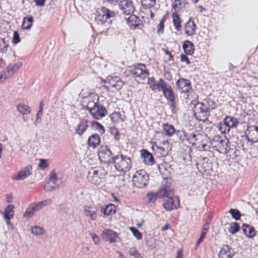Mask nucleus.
Instances as JSON below:
<instances>
[{"instance_id":"obj_47","label":"nucleus","mask_w":258,"mask_h":258,"mask_svg":"<svg viewBox=\"0 0 258 258\" xmlns=\"http://www.w3.org/2000/svg\"><path fill=\"white\" fill-rule=\"evenodd\" d=\"M166 21V17H163L160 21V23L157 26V33L158 35H161L164 33V23Z\"/></svg>"},{"instance_id":"obj_6","label":"nucleus","mask_w":258,"mask_h":258,"mask_svg":"<svg viewBox=\"0 0 258 258\" xmlns=\"http://www.w3.org/2000/svg\"><path fill=\"white\" fill-rule=\"evenodd\" d=\"M154 154L158 158L166 156L171 150V146L168 140H163L158 143H156L152 147Z\"/></svg>"},{"instance_id":"obj_2","label":"nucleus","mask_w":258,"mask_h":258,"mask_svg":"<svg viewBox=\"0 0 258 258\" xmlns=\"http://www.w3.org/2000/svg\"><path fill=\"white\" fill-rule=\"evenodd\" d=\"M107 172L102 167L98 166L91 168L88 171L87 180L95 185H99L104 180Z\"/></svg>"},{"instance_id":"obj_34","label":"nucleus","mask_w":258,"mask_h":258,"mask_svg":"<svg viewBox=\"0 0 258 258\" xmlns=\"http://www.w3.org/2000/svg\"><path fill=\"white\" fill-rule=\"evenodd\" d=\"M83 212L85 216L89 218L91 220L95 221L97 219V214L96 212L92 210L90 207L85 206Z\"/></svg>"},{"instance_id":"obj_26","label":"nucleus","mask_w":258,"mask_h":258,"mask_svg":"<svg viewBox=\"0 0 258 258\" xmlns=\"http://www.w3.org/2000/svg\"><path fill=\"white\" fill-rule=\"evenodd\" d=\"M242 230L244 234L249 238H253L256 235V231L254 228L249 225L243 224Z\"/></svg>"},{"instance_id":"obj_25","label":"nucleus","mask_w":258,"mask_h":258,"mask_svg":"<svg viewBox=\"0 0 258 258\" xmlns=\"http://www.w3.org/2000/svg\"><path fill=\"white\" fill-rule=\"evenodd\" d=\"M202 136L200 134H196L191 133L188 134L187 143L191 144L193 146H196L199 147L201 145V140Z\"/></svg>"},{"instance_id":"obj_50","label":"nucleus","mask_w":258,"mask_h":258,"mask_svg":"<svg viewBox=\"0 0 258 258\" xmlns=\"http://www.w3.org/2000/svg\"><path fill=\"white\" fill-rule=\"evenodd\" d=\"M109 131L111 135L113 136L115 140L118 141L120 139V134L116 127H110Z\"/></svg>"},{"instance_id":"obj_15","label":"nucleus","mask_w":258,"mask_h":258,"mask_svg":"<svg viewBox=\"0 0 258 258\" xmlns=\"http://www.w3.org/2000/svg\"><path fill=\"white\" fill-rule=\"evenodd\" d=\"M101 236L103 240L114 243L118 238V234L111 229H105L102 232Z\"/></svg>"},{"instance_id":"obj_45","label":"nucleus","mask_w":258,"mask_h":258,"mask_svg":"<svg viewBox=\"0 0 258 258\" xmlns=\"http://www.w3.org/2000/svg\"><path fill=\"white\" fill-rule=\"evenodd\" d=\"M91 126L101 135L105 133V130L104 126L98 122L93 121L91 122Z\"/></svg>"},{"instance_id":"obj_3","label":"nucleus","mask_w":258,"mask_h":258,"mask_svg":"<svg viewBox=\"0 0 258 258\" xmlns=\"http://www.w3.org/2000/svg\"><path fill=\"white\" fill-rule=\"evenodd\" d=\"M212 148L221 154H227L230 150V142L227 138L222 139L220 137H215L212 143Z\"/></svg>"},{"instance_id":"obj_13","label":"nucleus","mask_w":258,"mask_h":258,"mask_svg":"<svg viewBox=\"0 0 258 258\" xmlns=\"http://www.w3.org/2000/svg\"><path fill=\"white\" fill-rule=\"evenodd\" d=\"M247 140L251 143L258 142V126L250 125L247 127L245 131Z\"/></svg>"},{"instance_id":"obj_36","label":"nucleus","mask_w":258,"mask_h":258,"mask_svg":"<svg viewBox=\"0 0 258 258\" xmlns=\"http://www.w3.org/2000/svg\"><path fill=\"white\" fill-rule=\"evenodd\" d=\"M223 120L230 129H231V128L236 127L239 123L237 119L231 116L227 115Z\"/></svg>"},{"instance_id":"obj_24","label":"nucleus","mask_w":258,"mask_h":258,"mask_svg":"<svg viewBox=\"0 0 258 258\" xmlns=\"http://www.w3.org/2000/svg\"><path fill=\"white\" fill-rule=\"evenodd\" d=\"M100 143V137L96 134H94L90 136L87 140L88 145L93 149H95L98 147Z\"/></svg>"},{"instance_id":"obj_11","label":"nucleus","mask_w":258,"mask_h":258,"mask_svg":"<svg viewBox=\"0 0 258 258\" xmlns=\"http://www.w3.org/2000/svg\"><path fill=\"white\" fill-rule=\"evenodd\" d=\"M105 83L109 91L115 92L120 90L123 85V82L118 76H109L105 80Z\"/></svg>"},{"instance_id":"obj_4","label":"nucleus","mask_w":258,"mask_h":258,"mask_svg":"<svg viewBox=\"0 0 258 258\" xmlns=\"http://www.w3.org/2000/svg\"><path fill=\"white\" fill-rule=\"evenodd\" d=\"M190 104L194 106V115L197 120L205 121L207 119V113L209 111L202 102H199L195 100H193Z\"/></svg>"},{"instance_id":"obj_32","label":"nucleus","mask_w":258,"mask_h":258,"mask_svg":"<svg viewBox=\"0 0 258 258\" xmlns=\"http://www.w3.org/2000/svg\"><path fill=\"white\" fill-rule=\"evenodd\" d=\"M182 48L186 55H192L195 51L194 44L189 40H186L183 42Z\"/></svg>"},{"instance_id":"obj_38","label":"nucleus","mask_w":258,"mask_h":258,"mask_svg":"<svg viewBox=\"0 0 258 258\" xmlns=\"http://www.w3.org/2000/svg\"><path fill=\"white\" fill-rule=\"evenodd\" d=\"M162 128L166 135L169 137H172L175 132V129L173 125L168 123H163Z\"/></svg>"},{"instance_id":"obj_54","label":"nucleus","mask_w":258,"mask_h":258,"mask_svg":"<svg viewBox=\"0 0 258 258\" xmlns=\"http://www.w3.org/2000/svg\"><path fill=\"white\" fill-rule=\"evenodd\" d=\"M98 98L97 99V101L96 102L92 101V100H88L87 104L86 106V109L89 111L91 112V109H93L95 108L97 105H98Z\"/></svg>"},{"instance_id":"obj_39","label":"nucleus","mask_w":258,"mask_h":258,"mask_svg":"<svg viewBox=\"0 0 258 258\" xmlns=\"http://www.w3.org/2000/svg\"><path fill=\"white\" fill-rule=\"evenodd\" d=\"M173 24L176 31H179L181 29V20L179 17V15L174 13L172 15Z\"/></svg>"},{"instance_id":"obj_48","label":"nucleus","mask_w":258,"mask_h":258,"mask_svg":"<svg viewBox=\"0 0 258 258\" xmlns=\"http://www.w3.org/2000/svg\"><path fill=\"white\" fill-rule=\"evenodd\" d=\"M159 192L154 193L153 192H149L146 195L148 202L149 203H154L158 198V194Z\"/></svg>"},{"instance_id":"obj_19","label":"nucleus","mask_w":258,"mask_h":258,"mask_svg":"<svg viewBox=\"0 0 258 258\" xmlns=\"http://www.w3.org/2000/svg\"><path fill=\"white\" fill-rule=\"evenodd\" d=\"M177 88L181 92L188 93L191 90V83L189 80L180 78L176 83Z\"/></svg>"},{"instance_id":"obj_35","label":"nucleus","mask_w":258,"mask_h":258,"mask_svg":"<svg viewBox=\"0 0 258 258\" xmlns=\"http://www.w3.org/2000/svg\"><path fill=\"white\" fill-rule=\"evenodd\" d=\"M15 207L13 205H9L4 211V217L5 219L11 220L14 216Z\"/></svg>"},{"instance_id":"obj_33","label":"nucleus","mask_w":258,"mask_h":258,"mask_svg":"<svg viewBox=\"0 0 258 258\" xmlns=\"http://www.w3.org/2000/svg\"><path fill=\"white\" fill-rule=\"evenodd\" d=\"M34 22L33 17L31 16H27L23 20L21 28L23 30H30Z\"/></svg>"},{"instance_id":"obj_37","label":"nucleus","mask_w":258,"mask_h":258,"mask_svg":"<svg viewBox=\"0 0 258 258\" xmlns=\"http://www.w3.org/2000/svg\"><path fill=\"white\" fill-rule=\"evenodd\" d=\"M101 211L105 215H112L116 212V207L113 204H109L104 208H102Z\"/></svg>"},{"instance_id":"obj_30","label":"nucleus","mask_w":258,"mask_h":258,"mask_svg":"<svg viewBox=\"0 0 258 258\" xmlns=\"http://www.w3.org/2000/svg\"><path fill=\"white\" fill-rule=\"evenodd\" d=\"M158 192L162 195L163 198L172 196L174 195L172 188L168 184L163 185L159 190Z\"/></svg>"},{"instance_id":"obj_63","label":"nucleus","mask_w":258,"mask_h":258,"mask_svg":"<svg viewBox=\"0 0 258 258\" xmlns=\"http://www.w3.org/2000/svg\"><path fill=\"white\" fill-rule=\"evenodd\" d=\"M157 82V81H156L153 77L148 78V83L150 86L151 89L156 83Z\"/></svg>"},{"instance_id":"obj_23","label":"nucleus","mask_w":258,"mask_h":258,"mask_svg":"<svg viewBox=\"0 0 258 258\" xmlns=\"http://www.w3.org/2000/svg\"><path fill=\"white\" fill-rule=\"evenodd\" d=\"M32 169L31 165L27 166L20 170L17 175H15L13 178L16 180H23L31 174Z\"/></svg>"},{"instance_id":"obj_57","label":"nucleus","mask_w":258,"mask_h":258,"mask_svg":"<svg viewBox=\"0 0 258 258\" xmlns=\"http://www.w3.org/2000/svg\"><path fill=\"white\" fill-rule=\"evenodd\" d=\"M34 212L33 211V209L29 206V207L26 209L25 212L23 214V217L25 218H29L33 215Z\"/></svg>"},{"instance_id":"obj_21","label":"nucleus","mask_w":258,"mask_h":258,"mask_svg":"<svg viewBox=\"0 0 258 258\" xmlns=\"http://www.w3.org/2000/svg\"><path fill=\"white\" fill-rule=\"evenodd\" d=\"M197 26L193 19L190 17L188 21L185 24V33L187 36H192L196 33Z\"/></svg>"},{"instance_id":"obj_9","label":"nucleus","mask_w":258,"mask_h":258,"mask_svg":"<svg viewBox=\"0 0 258 258\" xmlns=\"http://www.w3.org/2000/svg\"><path fill=\"white\" fill-rule=\"evenodd\" d=\"M97 16L96 20L98 21L101 22L103 24L110 20L111 18H114L116 16V13L110 10L105 8V7H101L98 8L96 10Z\"/></svg>"},{"instance_id":"obj_52","label":"nucleus","mask_w":258,"mask_h":258,"mask_svg":"<svg viewBox=\"0 0 258 258\" xmlns=\"http://www.w3.org/2000/svg\"><path fill=\"white\" fill-rule=\"evenodd\" d=\"M229 213L235 220H238L240 219L241 214L238 210L231 209L229 210Z\"/></svg>"},{"instance_id":"obj_18","label":"nucleus","mask_w":258,"mask_h":258,"mask_svg":"<svg viewBox=\"0 0 258 258\" xmlns=\"http://www.w3.org/2000/svg\"><path fill=\"white\" fill-rule=\"evenodd\" d=\"M90 113L94 119L98 120L105 116L107 111L104 106L98 105Z\"/></svg>"},{"instance_id":"obj_40","label":"nucleus","mask_w":258,"mask_h":258,"mask_svg":"<svg viewBox=\"0 0 258 258\" xmlns=\"http://www.w3.org/2000/svg\"><path fill=\"white\" fill-rule=\"evenodd\" d=\"M10 48L9 42L4 38L0 37V53L6 54Z\"/></svg>"},{"instance_id":"obj_8","label":"nucleus","mask_w":258,"mask_h":258,"mask_svg":"<svg viewBox=\"0 0 258 258\" xmlns=\"http://www.w3.org/2000/svg\"><path fill=\"white\" fill-rule=\"evenodd\" d=\"M196 166L198 171L201 173L209 174L212 170L213 164L207 157H200L197 160Z\"/></svg>"},{"instance_id":"obj_59","label":"nucleus","mask_w":258,"mask_h":258,"mask_svg":"<svg viewBox=\"0 0 258 258\" xmlns=\"http://www.w3.org/2000/svg\"><path fill=\"white\" fill-rule=\"evenodd\" d=\"M90 235L95 244H98L100 240L99 236L95 233H91Z\"/></svg>"},{"instance_id":"obj_22","label":"nucleus","mask_w":258,"mask_h":258,"mask_svg":"<svg viewBox=\"0 0 258 258\" xmlns=\"http://www.w3.org/2000/svg\"><path fill=\"white\" fill-rule=\"evenodd\" d=\"M233 255L231 248L228 245H224L218 253V258H233Z\"/></svg>"},{"instance_id":"obj_43","label":"nucleus","mask_w":258,"mask_h":258,"mask_svg":"<svg viewBox=\"0 0 258 258\" xmlns=\"http://www.w3.org/2000/svg\"><path fill=\"white\" fill-rule=\"evenodd\" d=\"M202 102L204 104L205 107L206 106L207 108L208 111L214 109L216 106V103L211 98H205Z\"/></svg>"},{"instance_id":"obj_46","label":"nucleus","mask_w":258,"mask_h":258,"mask_svg":"<svg viewBox=\"0 0 258 258\" xmlns=\"http://www.w3.org/2000/svg\"><path fill=\"white\" fill-rule=\"evenodd\" d=\"M142 5L144 9H150L156 4V0H141Z\"/></svg>"},{"instance_id":"obj_41","label":"nucleus","mask_w":258,"mask_h":258,"mask_svg":"<svg viewBox=\"0 0 258 258\" xmlns=\"http://www.w3.org/2000/svg\"><path fill=\"white\" fill-rule=\"evenodd\" d=\"M217 128L222 134H224L229 133L230 131V128L224 120L219 122L217 125Z\"/></svg>"},{"instance_id":"obj_28","label":"nucleus","mask_w":258,"mask_h":258,"mask_svg":"<svg viewBox=\"0 0 258 258\" xmlns=\"http://www.w3.org/2000/svg\"><path fill=\"white\" fill-rule=\"evenodd\" d=\"M110 117L112 122L114 123H119L123 122L125 120V116L122 114L120 112L114 111L110 115Z\"/></svg>"},{"instance_id":"obj_53","label":"nucleus","mask_w":258,"mask_h":258,"mask_svg":"<svg viewBox=\"0 0 258 258\" xmlns=\"http://www.w3.org/2000/svg\"><path fill=\"white\" fill-rule=\"evenodd\" d=\"M239 225L237 223H232L229 228V232L231 234H235L239 230Z\"/></svg>"},{"instance_id":"obj_51","label":"nucleus","mask_w":258,"mask_h":258,"mask_svg":"<svg viewBox=\"0 0 258 258\" xmlns=\"http://www.w3.org/2000/svg\"><path fill=\"white\" fill-rule=\"evenodd\" d=\"M129 253L130 255L134 256L135 258H143L137 248L135 247H132L130 248Z\"/></svg>"},{"instance_id":"obj_62","label":"nucleus","mask_w":258,"mask_h":258,"mask_svg":"<svg viewBox=\"0 0 258 258\" xmlns=\"http://www.w3.org/2000/svg\"><path fill=\"white\" fill-rule=\"evenodd\" d=\"M39 167L42 169L47 167L48 164L46 160L44 159H40Z\"/></svg>"},{"instance_id":"obj_17","label":"nucleus","mask_w":258,"mask_h":258,"mask_svg":"<svg viewBox=\"0 0 258 258\" xmlns=\"http://www.w3.org/2000/svg\"><path fill=\"white\" fill-rule=\"evenodd\" d=\"M22 67V63L21 62H17L14 64H9L7 68V71L4 74L0 76V80H6L7 78L13 75Z\"/></svg>"},{"instance_id":"obj_61","label":"nucleus","mask_w":258,"mask_h":258,"mask_svg":"<svg viewBox=\"0 0 258 258\" xmlns=\"http://www.w3.org/2000/svg\"><path fill=\"white\" fill-rule=\"evenodd\" d=\"M50 181H52L53 183H55L56 180H57V176L55 172L54 171H52L50 173Z\"/></svg>"},{"instance_id":"obj_29","label":"nucleus","mask_w":258,"mask_h":258,"mask_svg":"<svg viewBox=\"0 0 258 258\" xmlns=\"http://www.w3.org/2000/svg\"><path fill=\"white\" fill-rule=\"evenodd\" d=\"M51 203L50 199H47L43 201H41L37 203H33L31 204L29 206L33 209L34 212L38 211L42 209L43 207L49 205Z\"/></svg>"},{"instance_id":"obj_56","label":"nucleus","mask_w":258,"mask_h":258,"mask_svg":"<svg viewBox=\"0 0 258 258\" xmlns=\"http://www.w3.org/2000/svg\"><path fill=\"white\" fill-rule=\"evenodd\" d=\"M32 233L35 235L42 234L44 232V230L39 226H34L31 229Z\"/></svg>"},{"instance_id":"obj_60","label":"nucleus","mask_w":258,"mask_h":258,"mask_svg":"<svg viewBox=\"0 0 258 258\" xmlns=\"http://www.w3.org/2000/svg\"><path fill=\"white\" fill-rule=\"evenodd\" d=\"M205 236H206V234H205V233L201 232L200 236L196 242V247H198L199 246V245L200 244V243L203 241V240L205 238Z\"/></svg>"},{"instance_id":"obj_55","label":"nucleus","mask_w":258,"mask_h":258,"mask_svg":"<svg viewBox=\"0 0 258 258\" xmlns=\"http://www.w3.org/2000/svg\"><path fill=\"white\" fill-rule=\"evenodd\" d=\"M131 231L132 232L134 236L138 240L142 238V234L138 229L135 227H131Z\"/></svg>"},{"instance_id":"obj_49","label":"nucleus","mask_w":258,"mask_h":258,"mask_svg":"<svg viewBox=\"0 0 258 258\" xmlns=\"http://www.w3.org/2000/svg\"><path fill=\"white\" fill-rule=\"evenodd\" d=\"M176 134L179 139L182 142H187L188 134L184 131H177Z\"/></svg>"},{"instance_id":"obj_12","label":"nucleus","mask_w":258,"mask_h":258,"mask_svg":"<svg viewBox=\"0 0 258 258\" xmlns=\"http://www.w3.org/2000/svg\"><path fill=\"white\" fill-rule=\"evenodd\" d=\"M163 208L167 211L177 209L180 206V200L177 197L170 196L163 198Z\"/></svg>"},{"instance_id":"obj_14","label":"nucleus","mask_w":258,"mask_h":258,"mask_svg":"<svg viewBox=\"0 0 258 258\" xmlns=\"http://www.w3.org/2000/svg\"><path fill=\"white\" fill-rule=\"evenodd\" d=\"M118 5L120 10L124 15H129L135 11V7L131 0L121 1Z\"/></svg>"},{"instance_id":"obj_31","label":"nucleus","mask_w":258,"mask_h":258,"mask_svg":"<svg viewBox=\"0 0 258 258\" xmlns=\"http://www.w3.org/2000/svg\"><path fill=\"white\" fill-rule=\"evenodd\" d=\"M126 21L131 28L133 29H135L139 27V22L141 21L139 18L134 15H131L126 19Z\"/></svg>"},{"instance_id":"obj_58","label":"nucleus","mask_w":258,"mask_h":258,"mask_svg":"<svg viewBox=\"0 0 258 258\" xmlns=\"http://www.w3.org/2000/svg\"><path fill=\"white\" fill-rule=\"evenodd\" d=\"M20 42V38L18 31H15L13 33L12 42L14 44H17Z\"/></svg>"},{"instance_id":"obj_42","label":"nucleus","mask_w":258,"mask_h":258,"mask_svg":"<svg viewBox=\"0 0 258 258\" xmlns=\"http://www.w3.org/2000/svg\"><path fill=\"white\" fill-rule=\"evenodd\" d=\"M18 111L23 115H27L31 112V108L27 105L20 104L17 106Z\"/></svg>"},{"instance_id":"obj_64","label":"nucleus","mask_w":258,"mask_h":258,"mask_svg":"<svg viewBox=\"0 0 258 258\" xmlns=\"http://www.w3.org/2000/svg\"><path fill=\"white\" fill-rule=\"evenodd\" d=\"M180 58L181 61H185L187 64H189L191 63L188 57L183 54H181L180 55Z\"/></svg>"},{"instance_id":"obj_20","label":"nucleus","mask_w":258,"mask_h":258,"mask_svg":"<svg viewBox=\"0 0 258 258\" xmlns=\"http://www.w3.org/2000/svg\"><path fill=\"white\" fill-rule=\"evenodd\" d=\"M143 162L147 165L152 166L154 164V158L152 154L146 149H142L140 151Z\"/></svg>"},{"instance_id":"obj_1","label":"nucleus","mask_w":258,"mask_h":258,"mask_svg":"<svg viewBox=\"0 0 258 258\" xmlns=\"http://www.w3.org/2000/svg\"><path fill=\"white\" fill-rule=\"evenodd\" d=\"M112 163L115 169L120 172H126L130 170L132 166V161L131 158L124 155L121 152L114 156Z\"/></svg>"},{"instance_id":"obj_27","label":"nucleus","mask_w":258,"mask_h":258,"mask_svg":"<svg viewBox=\"0 0 258 258\" xmlns=\"http://www.w3.org/2000/svg\"><path fill=\"white\" fill-rule=\"evenodd\" d=\"M88 127V121L85 119H81L76 127V132L79 135H82Z\"/></svg>"},{"instance_id":"obj_10","label":"nucleus","mask_w":258,"mask_h":258,"mask_svg":"<svg viewBox=\"0 0 258 258\" xmlns=\"http://www.w3.org/2000/svg\"><path fill=\"white\" fill-rule=\"evenodd\" d=\"M151 89L153 91H162L165 97H174L171 87L162 79H160L159 81L157 82Z\"/></svg>"},{"instance_id":"obj_16","label":"nucleus","mask_w":258,"mask_h":258,"mask_svg":"<svg viewBox=\"0 0 258 258\" xmlns=\"http://www.w3.org/2000/svg\"><path fill=\"white\" fill-rule=\"evenodd\" d=\"M131 73L135 76L142 79L145 78L149 74L146 70V66L142 63H138L135 65L134 69L131 71Z\"/></svg>"},{"instance_id":"obj_5","label":"nucleus","mask_w":258,"mask_h":258,"mask_svg":"<svg viewBox=\"0 0 258 258\" xmlns=\"http://www.w3.org/2000/svg\"><path fill=\"white\" fill-rule=\"evenodd\" d=\"M149 179L148 174L143 169L137 170L133 176V184L138 188L146 187L148 183Z\"/></svg>"},{"instance_id":"obj_7","label":"nucleus","mask_w":258,"mask_h":258,"mask_svg":"<svg viewBox=\"0 0 258 258\" xmlns=\"http://www.w3.org/2000/svg\"><path fill=\"white\" fill-rule=\"evenodd\" d=\"M98 156L101 163L108 164L112 163L114 156L110 148L106 145L101 146L98 151Z\"/></svg>"},{"instance_id":"obj_44","label":"nucleus","mask_w":258,"mask_h":258,"mask_svg":"<svg viewBox=\"0 0 258 258\" xmlns=\"http://www.w3.org/2000/svg\"><path fill=\"white\" fill-rule=\"evenodd\" d=\"M186 4L185 0H175L172 5V8L178 12L184 7Z\"/></svg>"}]
</instances>
